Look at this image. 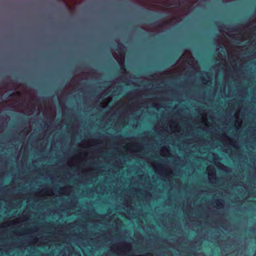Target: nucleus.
Returning <instances> with one entry per match:
<instances>
[{
  "mask_svg": "<svg viewBox=\"0 0 256 256\" xmlns=\"http://www.w3.org/2000/svg\"><path fill=\"white\" fill-rule=\"evenodd\" d=\"M242 123L243 121L242 118L235 119L234 122V126L236 130H238L241 128Z\"/></svg>",
  "mask_w": 256,
  "mask_h": 256,
  "instance_id": "32",
  "label": "nucleus"
},
{
  "mask_svg": "<svg viewBox=\"0 0 256 256\" xmlns=\"http://www.w3.org/2000/svg\"><path fill=\"white\" fill-rule=\"evenodd\" d=\"M241 111V108L238 107L236 110L234 114L235 119L240 118V113Z\"/></svg>",
  "mask_w": 256,
  "mask_h": 256,
  "instance_id": "35",
  "label": "nucleus"
},
{
  "mask_svg": "<svg viewBox=\"0 0 256 256\" xmlns=\"http://www.w3.org/2000/svg\"><path fill=\"white\" fill-rule=\"evenodd\" d=\"M64 228V224L58 225L55 228L57 230L58 234L60 236H64L62 233Z\"/></svg>",
  "mask_w": 256,
  "mask_h": 256,
  "instance_id": "34",
  "label": "nucleus"
},
{
  "mask_svg": "<svg viewBox=\"0 0 256 256\" xmlns=\"http://www.w3.org/2000/svg\"><path fill=\"white\" fill-rule=\"evenodd\" d=\"M230 36L237 42L248 40L252 44L254 42V38L256 36V18L244 26L240 32Z\"/></svg>",
  "mask_w": 256,
  "mask_h": 256,
  "instance_id": "7",
  "label": "nucleus"
},
{
  "mask_svg": "<svg viewBox=\"0 0 256 256\" xmlns=\"http://www.w3.org/2000/svg\"><path fill=\"white\" fill-rule=\"evenodd\" d=\"M112 100V96H108V98L102 100V101L100 102V106L101 108H105L108 105V104Z\"/></svg>",
  "mask_w": 256,
  "mask_h": 256,
  "instance_id": "30",
  "label": "nucleus"
},
{
  "mask_svg": "<svg viewBox=\"0 0 256 256\" xmlns=\"http://www.w3.org/2000/svg\"><path fill=\"white\" fill-rule=\"evenodd\" d=\"M4 124L2 123L0 124V133L2 132L4 130Z\"/></svg>",
  "mask_w": 256,
  "mask_h": 256,
  "instance_id": "41",
  "label": "nucleus"
},
{
  "mask_svg": "<svg viewBox=\"0 0 256 256\" xmlns=\"http://www.w3.org/2000/svg\"><path fill=\"white\" fill-rule=\"evenodd\" d=\"M212 154L214 156L213 159L214 160V162L216 166L218 168L225 172H228L230 171V168L218 161V156L214 154Z\"/></svg>",
  "mask_w": 256,
  "mask_h": 256,
  "instance_id": "23",
  "label": "nucleus"
},
{
  "mask_svg": "<svg viewBox=\"0 0 256 256\" xmlns=\"http://www.w3.org/2000/svg\"><path fill=\"white\" fill-rule=\"evenodd\" d=\"M160 154L163 157H171L172 154L170 148L166 146H162L160 150Z\"/></svg>",
  "mask_w": 256,
  "mask_h": 256,
  "instance_id": "26",
  "label": "nucleus"
},
{
  "mask_svg": "<svg viewBox=\"0 0 256 256\" xmlns=\"http://www.w3.org/2000/svg\"><path fill=\"white\" fill-rule=\"evenodd\" d=\"M58 99L59 100L60 104L62 105V100H61V96H58Z\"/></svg>",
  "mask_w": 256,
  "mask_h": 256,
  "instance_id": "45",
  "label": "nucleus"
},
{
  "mask_svg": "<svg viewBox=\"0 0 256 256\" xmlns=\"http://www.w3.org/2000/svg\"><path fill=\"white\" fill-rule=\"evenodd\" d=\"M106 142H108V138H106Z\"/></svg>",
  "mask_w": 256,
  "mask_h": 256,
  "instance_id": "46",
  "label": "nucleus"
},
{
  "mask_svg": "<svg viewBox=\"0 0 256 256\" xmlns=\"http://www.w3.org/2000/svg\"><path fill=\"white\" fill-rule=\"evenodd\" d=\"M125 50L126 48L122 44L118 42V48L115 50H112V54L120 66L122 74V75L116 79V81L122 80L126 85H130L132 82L127 78L129 74L124 66Z\"/></svg>",
  "mask_w": 256,
  "mask_h": 256,
  "instance_id": "6",
  "label": "nucleus"
},
{
  "mask_svg": "<svg viewBox=\"0 0 256 256\" xmlns=\"http://www.w3.org/2000/svg\"><path fill=\"white\" fill-rule=\"evenodd\" d=\"M13 88L15 90L20 89V90L10 94L8 100L0 102V113L3 110H11L30 116L33 114L37 106V114H40L42 106L40 100L35 95L30 94L28 102L26 103L23 96L28 94V90L26 85L14 83Z\"/></svg>",
  "mask_w": 256,
  "mask_h": 256,
  "instance_id": "3",
  "label": "nucleus"
},
{
  "mask_svg": "<svg viewBox=\"0 0 256 256\" xmlns=\"http://www.w3.org/2000/svg\"><path fill=\"white\" fill-rule=\"evenodd\" d=\"M103 142L99 138H90L84 140L78 144V146L81 148H86L90 146H94L102 144Z\"/></svg>",
  "mask_w": 256,
  "mask_h": 256,
  "instance_id": "16",
  "label": "nucleus"
},
{
  "mask_svg": "<svg viewBox=\"0 0 256 256\" xmlns=\"http://www.w3.org/2000/svg\"><path fill=\"white\" fill-rule=\"evenodd\" d=\"M122 204L124 205V209L127 212L128 214H134V208L132 206L133 200L131 196H126L124 198Z\"/></svg>",
  "mask_w": 256,
  "mask_h": 256,
  "instance_id": "15",
  "label": "nucleus"
},
{
  "mask_svg": "<svg viewBox=\"0 0 256 256\" xmlns=\"http://www.w3.org/2000/svg\"><path fill=\"white\" fill-rule=\"evenodd\" d=\"M78 221L77 220L74 221L73 222L68 223L67 224V226L70 228H74L76 225L78 224Z\"/></svg>",
  "mask_w": 256,
  "mask_h": 256,
  "instance_id": "36",
  "label": "nucleus"
},
{
  "mask_svg": "<svg viewBox=\"0 0 256 256\" xmlns=\"http://www.w3.org/2000/svg\"><path fill=\"white\" fill-rule=\"evenodd\" d=\"M44 126H46V130L44 132V138H45L46 137H48L49 136H48V128H49V125L46 123V122H45L44 123ZM50 134H48V135H50Z\"/></svg>",
  "mask_w": 256,
  "mask_h": 256,
  "instance_id": "38",
  "label": "nucleus"
},
{
  "mask_svg": "<svg viewBox=\"0 0 256 256\" xmlns=\"http://www.w3.org/2000/svg\"><path fill=\"white\" fill-rule=\"evenodd\" d=\"M32 228L33 233H36L38 231V228L37 226H34Z\"/></svg>",
  "mask_w": 256,
  "mask_h": 256,
  "instance_id": "40",
  "label": "nucleus"
},
{
  "mask_svg": "<svg viewBox=\"0 0 256 256\" xmlns=\"http://www.w3.org/2000/svg\"><path fill=\"white\" fill-rule=\"evenodd\" d=\"M31 131V128L30 127H28V128H25L24 130L22 131L20 133V134H21V133L22 132H24L26 134V136H27L28 135V134Z\"/></svg>",
  "mask_w": 256,
  "mask_h": 256,
  "instance_id": "37",
  "label": "nucleus"
},
{
  "mask_svg": "<svg viewBox=\"0 0 256 256\" xmlns=\"http://www.w3.org/2000/svg\"><path fill=\"white\" fill-rule=\"evenodd\" d=\"M34 195L36 198H44L52 196H54V193L53 188L46 187L36 192Z\"/></svg>",
  "mask_w": 256,
  "mask_h": 256,
  "instance_id": "18",
  "label": "nucleus"
},
{
  "mask_svg": "<svg viewBox=\"0 0 256 256\" xmlns=\"http://www.w3.org/2000/svg\"><path fill=\"white\" fill-rule=\"evenodd\" d=\"M116 224L120 226H122V222L121 220L118 218L116 220Z\"/></svg>",
  "mask_w": 256,
  "mask_h": 256,
  "instance_id": "42",
  "label": "nucleus"
},
{
  "mask_svg": "<svg viewBox=\"0 0 256 256\" xmlns=\"http://www.w3.org/2000/svg\"><path fill=\"white\" fill-rule=\"evenodd\" d=\"M44 108L43 114L46 120L51 124L54 120L56 116V107L52 100H44Z\"/></svg>",
  "mask_w": 256,
  "mask_h": 256,
  "instance_id": "10",
  "label": "nucleus"
},
{
  "mask_svg": "<svg viewBox=\"0 0 256 256\" xmlns=\"http://www.w3.org/2000/svg\"><path fill=\"white\" fill-rule=\"evenodd\" d=\"M48 236H42L38 238L36 236H32L29 241L28 244L30 246H47L48 242L46 241L50 242L48 240Z\"/></svg>",
  "mask_w": 256,
  "mask_h": 256,
  "instance_id": "17",
  "label": "nucleus"
},
{
  "mask_svg": "<svg viewBox=\"0 0 256 256\" xmlns=\"http://www.w3.org/2000/svg\"><path fill=\"white\" fill-rule=\"evenodd\" d=\"M4 119V122H8L10 120V118L8 116H6V118Z\"/></svg>",
  "mask_w": 256,
  "mask_h": 256,
  "instance_id": "44",
  "label": "nucleus"
},
{
  "mask_svg": "<svg viewBox=\"0 0 256 256\" xmlns=\"http://www.w3.org/2000/svg\"><path fill=\"white\" fill-rule=\"evenodd\" d=\"M213 206L214 208L218 209L222 208L224 207V204L222 200L220 199H216L212 202Z\"/></svg>",
  "mask_w": 256,
  "mask_h": 256,
  "instance_id": "31",
  "label": "nucleus"
},
{
  "mask_svg": "<svg viewBox=\"0 0 256 256\" xmlns=\"http://www.w3.org/2000/svg\"><path fill=\"white\" fill-rule=\"evenodd\" d=\"M129 77H130V78H132L131 76H130Z\"/></svg>",
  "mask_w": 256,
  "mask_h": 256,
  "instance_id": "48",
  "label": "nucleus"
},
{
  "mask_svg": "<svg viewBox=\"0 0 256 256\" xmlns=\"http://www.w3.org/2000/svg\"><path fill=\"white\" fill-rule=\"evenodd\" d=\"M12 233L16 236H22L29 234H33L32 228H26L23 230H13Z\"/></svg>",
  "mask_w": 256,
  "mask_h": 256,
  "instance_id": "25",
  "label": "nucleus"
},
{
  "mask_svg": "<svg viewBox=\"0 0 256 256\" xmlns=\"http://www.w3.org/2000/svg\"><path fill=\"white\" fill-rule=\"evenodd\" d=\"M133 190L136 193V194L141 195L142 198L146 200H150L152 198L151 193L148 190L136 188H134Z\"/></svg>",
  "mask_w": 256,
  "mask_h": 256,
  "instance_id": "22",
  "label": "nucleus"
},
{
  "mask_svg": "<svg viewBox=\"0 0 256 256\" xmlns=\"http://www.w3.org/2000/svg\"><path fill=\"white\" fill-rule=\"evenodd\" d=\"M88 152L87 151H84L78 152L74 156L69 158L66 162V164L70 168L76 167L77 170L80 171L83 175H88L93 173L96 176L98 174V168L93 166H88L79 168V166L82 162L84 160L88 158Z\"/></svg>",
  "mask_w": 256,
  "mask_h": 256,
  "instance_id": "5",
  "label": "nucleus"
},
{
  "mask_svg": "<svg viewBox=\"0 0 256 256\" xmlns=\"http://www.w3.org/2000/svg\"><path fill=\"white\" fill-rule=\"evenodd\" d=\"M190 209H192L191 206H190Z\"/></svg>",
  "mask_w": 256,
  "mask_h": 256,
  "instance_id": "47",
  "label": "nucleus"
},
{
  "mask_svg": "<svg viewBox=\"0 0 256 256\" xmlns=\"http://www.w3.org/2000/svg\"><path fill=\"white\" fill-rule=\"evenodd\" d=\"M116 82H112L110 86H109L106 88L100 94L99 98H102L103 96H105L108 94H109L112 89L114 87V85Z\"/></svg>",
  "mask_w": 256,
  "mask_h": 256,
  "instance_id": "29",
  "label": "nucleus"
},
{
  "mask_svg": "<svg viewBox=\"0 0 256 256\" xmlns=\"http://www.w3.org/2000/svg\"><path fill=\"white\" fill-rule=\"evenodd\" d=\"M148 163L152 168L155 173L162 177L168 178L174 174L172 169L166 164L155 160L148 162Z\"/></svg>",
  "mask_w": 256,
  "mask_h": 256,
  "instance_id": "8",
  "label": "nucleus"
},
{
  "mask_svg": "<svg viewBox=\"0 0 256 256\" xmlns=\"http://www.w3.org/2000/svg\"><path fill=\"white\" fill-rule=\"evenodd\" d=\"M217 52L216 59L220 60V64L224 70V77L233 78L234 74H238L240 68L238 64L242 62L240 56L246 54L248 50L246 46L232 45L230 40L224 36H220L216 40Z\"/></svg>",
  "mask_w": 256,
  "mask_h": 256,
  "instance_id": "2",
  "label": "nucleus"
},
{
  "mask_svg": "<svg viewBox=\"0 0 256 256\" xmlns=\"http://www.w3.org/2000/svg\"><path fill=\"white\" fill-rule=\"evenodd\" d=\"M132 256H153V254L151 252H146L144 254H139V255H132Z\"/></svg>",
  "mask_w": 256,
  "mask_h": 256,
  "instance_id": "39",
  "label": "nucleus"
},
{
  "mask_svg": "<svg viewBox=\"0 0 256 256\" xmlns=\"http://www.w3.org/2000/svg\"><path fill=\"white\" fill-rule=\"evenodd\" d=\"M154 130L156 132H163L164 131V127L162 124L158 122L154 126Z\"/></svg>",
  "mask_w": 256,
  "mask_h": 256,
  "instance_id": "33",
  "label": "nucleus"
},
{
  "mask_svg": "<svg viewBox=\"0 0 256 256\" xmlns=\"http://www.w3.org/2000/svg\"><path fill=\"white\" fill-rule=\"evenodd\" d=\"M206 172L208 175L209 182L212 184H216L218 182V178L216 176V171L214 166L211 165L206 167Z\"/></svg>",
  "mask_w": 256,
  "mask_h": 256,
  "instance_id": "19",
  "label": "nucleus"
},
{
  "mask_svg": "<svg viewBox=\"0 0 256 256\" xmlns=\"http://www.w3.org/2000/svg\"><path fill=\"white\" fill-rule=\"evenodd\" d=\"M170 130L172 133L180 132L182 130L181 126L180 124L174 120H170L168 121Z\"/></svg>",
  "mask_w": 256,
  "mask_h": 256,
  "instance_id": "21",
  "label": "nucleus"
},
{
  "mask_svg": "<svg viewBox=\"0 0 256 256\" xmlns=\"http://www.w3.org/2000/svg\"><path fill=\"white\" fill-rule=\"evenodd\" d=\"M95 72L92 70L89 72H82L74 76L71 80L70 82L66 86V90L75 91L79 86V80L88 79L91 77V75L94 76Z\"/></svg>",
  "mask_w": 256,
  "mask_h": 256,
  "instance_id": "9",
  "label": "nucleus"
},
{
  "mask_svg": "<svg viewBox=\"0 0 256 256\" xmlns=\"http://www.w3.org/2000/svg\"><path fill=\"white\" fill-rule=\"evenodd\" d=\"M218 139L224 144L232 146L236 149L238 148V142L233 138L229 137L224 132L218 135Z\"/></svg>",
  "mask_w": 256,
  "mask_h": 256,
  "instance_id": "14",
  "label": "nucleus"
},
{
  "mask_svg": "<svg viewBox=\"0 0 256 256\" xmlns=\"http://www.w3.org/2000/svg\"><path fill=\"white\" fill-rule=\"evenodd\" d=\"M29 220V216L27 214L23 215L20 218H16L13 220H8L0 224V228H4L14 225L18 224L22 222H27Z\"/></svg>",
  "mask_w": 256,
  "mask_h": 256,
  "instance_id": "12",
  "label": "nucleus"
},
{
  "mask_svg": "<svg viewBox=\"0 0 256 256\" xmlns=\"http://www.w3.org/2000/svg\"><path fill=\"white\" fill-rule=\"evenodd\" d=\"M200 122L207 128H209L210 126V124L209 122L208 118V113L206 112H203L200 114Z\"/></svg>",
  "mask_w": 256,
  "mask_h": 256,
  "instance_id": "27",
  "label": "nucleus"
},
{
  "mask_svg": "<svg viewBox=\"0 0 256 256\" xmlns=\"http://www.w3.org/2000/svg\"><path fill=\"white\" fill-rule=\"evenodd\" d=\"M184 74L188 76L200 75L202 82L205 85L212 83L210 74L208 72H201L197 61L194 60L190 50H186L172 69L152 76V79L158 84H164L167 80L175 78Z\"/></svg>",
  "mask_w": 256,
  "mask_h": 256,
  "instance_id": "1",
  "label": "nucleus"
},
{
  "mask_svg": "<svg viewBox=\"0 0 256 256\" xmlns=\"http://www.w3.org/2000/svg\"><path fill=\"white\" fill-rule=\"evenodd\" d=\"M124 148L130 152L136 153L142 152L144 150V146L138 142H132L126 144Z\"/></svg>",
  "mask_w": 256,
  "mask_h": 256,
  "instance_id": "13",
  "label": "nucleus"
},
{
  "mask_svg": "<svg viewBox=\"0 0 256 256\" xmlns=\"http://www.w3.org/2000/svg\"><path fill=\"white\" fill-rule=\"evenodd\" d=\"M72 192V187L70 186H62L58 189V194L61 196H69Z\"/></svg>",
  "mask_w": 256,
  "mask_h": 256,
  "instance_id": "24",
  "label": "nucleus"
},
{
  "mask_svg": "<svg viewBox=\"0 0 256 256\" xmlns=\"http://www.w3.org/2000/svg\"><path fill=\"white\" fill-rule=\"evenodd\" d=\"M22 194H17L16 195V199H20L22 198Z\"/></svg>",
  "mask_w": 256,
  "mask_h": 256,
  "instance_id": "43",
  "label": "nucleus"
},
{
  "mask_svg": "<svg viewBox=\"0 0 256 256\" xmlns=\"http://www.w3.org/2000/svg\"><path fill=\"white\" fill-rule=\"evenodd\" d=\"M110 249L117 255H124L132 250V246L131 243L124 241L112 244Z\"/></svg>",
  "mask_w": 256,
  "mask_h": 256,
  "instance_id": "11",
  "label": "nucleus"
},
{
  "mask_svg": "<svg viewBox=\"0 0 256 256\" xmlns=\"http://www.w3.org/2000/svg\"><path fill=\"white\" fill-rule=\"evenodd\" d=\"M115 139L116 140V144L118 145L120 144H125L126 141H130L132 140H134L135 138L133 137L124 138L122 136L120 135L116 136L115 137Z\"/></svg>",
  "mask_w": 256,
  "mask_h": 256,
  "instance_id": "28",
  "label": "nucleus"
},
{
  "mask_svg": "<svg viewBox=\"0 0 256 256\" xmlns=\"http://www.w3.org/2000/svg\"><path fill=\"white\" fill-rule=\"evenodd\" d=\"M142 96V92L140 90L130 91L115 103L117 110H123L122 113L118 116V120L123 116L125 117V115L133 114L148 104H151L153 108L157 110L161 108V104L158 98H149L142 101L138 100Z\"/></svg>",
  "mask_w": 256,
  "mask_h": 256,
  "instance_id": "4",
  "label": "nucleus"
},
{
  "mask_svg": "<svg viewBox=\"0 0 256 256\" xmlns=\"http://www.w3.org/2000/svg\"><path fill=\"white\" fill-rule=\"evenodd\" d=\"M64 2L70 12H72L75 6L78 4H80L83 0H59Z\"/></svg>",
  "mask_w": 256,
  "mask_h": 256,
  "instance_id": "20",
  "label": "nucleus"
}]
</instances>
